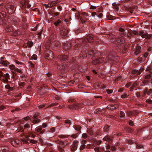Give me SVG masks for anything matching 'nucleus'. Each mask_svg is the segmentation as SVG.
Returning <instances> with one entry per match:
<instances>
[{
    "label": "nucleus",
    "instance_id": "412c9836",
    "mask_svg": "<svg viewBox=\"0 0 152 152\" xmlns=\"http://www.w3.org/2000/svg\"><path fill=\"white\" fill-rule=\"evenodd\" d=\"M7 15L6 13L4 11L0 12V18H4Z\"/></svg>",
    "mask_w": 152,
    "mask_h": 152
},
{
    "label": "nucleus",
    "instance_id": "72a5a7b5",
    "mask_svg": "<svg viewBox=\"0 0 152 152\" xmlns=\"http://www.w3.org/2000/svg\"><path fill=\"white\" fill-rule=\"evenodd\" d=\"M58 104V103H51V104H50L48 106L46 107L45 108H46L48 107H51L54 106H56V105H57Z\"/></svg>",
    "mask_w": 152,
    "mask_h": 152
},
{
    "label": "nucleus",
    "instance_id": "c03bdc74",
    "mask_svg": "<svg viewBox=\"0 0 152 152\" xmlns=\"http://www.w3.org/2000/svg\"><path fill=\"white\" fill-rule=\"evenodd\" d=\"M46 106H45V104H42L39 105L38 106V107L39 109H41L44 107H46Z\"/></svg>",
    "mask_w": 152,
    "mask_h": 152
},
{
    "label": "nucleus",
    "instance_id": "ea45409f",
    "mask_svg": "<svg viewBox=\"0 0 152 152\" xmlns=\"http://www.w3.org/2000/svg\"><path fill=\"white\" fill-rule=\"evenodd\" d=\"M26 2L24 0H23L20 2V4L23 7H26Z\"/></svg>",
    "mask_w": 152,
    "mask_h": 152
},
{
    "label": "nucleus",
    "instance_id": "338daca9",
    "mask_svg": "<svg viewBox=\"0 0 152 152\" xmlns=\"http://www.w3.org/2000/svg\"><path fill=\"white\" fill-rule=\"evenodd\" d=\"M149 80H144L142 81V83L143 84L145 85L146 83H147L148 82Z\"/></svg>",
    "mask_w": 152,
    "mask_h": 152
},
{
    "label": "nucleus",
    "instance_id": "774afa93",
    "mask_svg": "<svg viewBox=\"0 0 152 152\" xmlns=\"http://www.w3.org/2000/svg\"><path fill=\"white\" fill-rule=\"evenodd\" d=\"M152 93V89H150L148 91L147 94L148 95H150Z\"/></svg>",
    "mask_w": 152,
    "mask_h": 152
},
{
    "label": "nucleus",
    "instance_id": "f704fd0d",
    "mask_svg": "<svg viewBox=\"0 0 152 152\" xmlns=\"http://www.w3.org/2000/svg\"><path fill=\"white\" fill-rule=\"evenodd\" d=\"M42 128L41 127H39L36 129V131L37 132H40V134H42L43 132L42 131Z\"/></svg>",
    "mask_w": 152,
    "mask_h": 152
},
{
    "label": "nucleus",
    "instance_id": "5fc2aeb1",
    "mask_svg": "<svg viewBox=\"0 0 152 152\" xmlns=\"http://www.w3.org/2000/svg\"><path fill=\"white\" fill-rule=\"evenodd\" d=\"M33 42H32L28 41V45L29 47H31L33 45Z\"/></svg>",
    "mask_w": 152,
    "mask_h": 152
},
{
    "label": "nucleus",
    "instance_id": "f8f14e48",
    "mask_svg": "<svg viewBox=\"0 0 152 152\" xmlns=\"http://www.w3.org/2000/svg\"><path fill=\"white\" fill-rule=\"evenodd\" d=\"M141 47L139 45H137V46L136 47V49L134 52V55L137 56L141 52Z\"/></svg>",
    "mask_w": 152,
    "mask_h": 152
},
{
    "label": "nucleus",
    "instance_id": "052dcab7",
    "mask_svg": "<svg viewBox=\"0 0 152 152\" xmlns=\"http://www.w3.org/2000/svg\"><path fill=\"white\" fill-rule=\"evenodd\" d=\"M138 70L136 69H134L132 71V73L133 74H134L136 73H137Z\"/></svg>",
    "mask_w": 152,
    "mask_h": 152
},
{
    "label": "nucleus",
    "instance_id": "6e6d98bb",
    "mask_svg": "<svg viewBox=\"0 0 152 152\" xmlns=\"http://www.w3.org/2000/svg\"><path fill=\"white\" fill-rule=\"evenodd\" d=\"M85 147L86 145L85 144H82L81 145L80 147V150H82L83 149L85 148Z\"/></svg>",
    "mask_w": 152,
    "mask_h": 152
},
{
    "label": "nucleus",
    "instance_id": "a18cd8bd",
    "mask_svg": "<svg viewBox=\"0 0 152 152\" xmlns=\"http://www.w3.org/2000/svg\"><path fill=\"white\" fill-rule=\"evenodd\" d=\"M77 145H73V146L72 147L71 150L73 151H75L77 148Z\"/></svg>",
    "mask_w": 152,
    "mask_h": 152
},
{
    "label": "nucleus",
    "instance_id": "3c124183",
    "mask_svg": "<svg viewBox=\"0 0 152 152\" xmlns=\"http://www.w3.org/2000/svg\"><path fill=\"white\" fill-rule=\"evenodd\" d=\"M101 86V87H100V85H97V87L98 88H99L100 89H103L106 87V86L105 85H102Z\"/></svg>",
    "mask_w": 152,
    "mask_h": 152
},
{
    "label": "nucleus",
    "instance_id": "13d9d810",
    "mask_svg": "<svg viewBox=\"0 0 152 152\" xmlns=\"http://www.w3.org/2000/svg\"><path fill=\"white\" fill-rule=\"evenodd\" d=\"M4 77H5V78L10 79V75L8 73H7L4 75Z\"/></svg>",
    "mask_w": 152,
    "mask_h": 152
},
{
    "label": "nucleus",
    "instance_id": "cd10ccee",
    "mask_svg": "<svg viewBox=\"0 0 152 152\" xmlns=\"http://www.w3.org/2000/svg\"><path fill=\"white\" fill-rule=\"evenodd\" d=\"M1 63L4 66H7L8 64H9V62L6 61H1Z\"/></svg>",
    "mask_w": 152,
    "mask_h": 152
},
{
    "label": "nucleus",
    "instance_id": "e2e57ef3",
    "mask_svg": "<svg viewBox=\"0 0 152 152\" xmlns=\"http://www.w3.org/2000/svg\"><path fill=\"white\" fill-rule=\"evenodd\" d=\"M135 86L134 84H133L130 88V91H132L133 90L134 88L135 87Z\"/></svg>",
    "mask_w": 152,
    "mask_h": 152
},
{
    "label": "nucleus",
    "instance_id": "7c9ffc66",
    "mask_svg": "<svg viewBox=\"0 0 152 152\" xmlns=\"http://www.w3.org/2000/svg\"><path fill=\"white\" fill-rule=\"evenodd\" d=\"M83 29L82 28H79L77 30H76L75 31V33L77 34L80 33H82L83 32Z\"/></svg>",
    "mask_w": 152,
    "mask_h": 152
},
{
    "label": "nucleus",
    "instance_id": "2eb2a0df",
    "mask_svg": "<svg viewBox=\"0 0 152 152\" xmlns=\"http://www.w3.org/2000/svg\"><path fill=\"white\" fill-rule=\"evenodd\" d=\"M97 53V51L95 49L90 50L88 52L89 55L94 56Z\"/></svg>",
    "mask_w": 152,
    "mask_h": 152
},
{
    "label": "nucleus",
    "instance_id": "ddd939ff",
    "mask_svg": "<svg viewBox=\"0 0 152 152\" xmlns=\"http://www.w3.org/2000/svg\"><path fill=\"white\" fill-rule=\"evenodd\" d=\"M86 39L89 42H93L94 41L93 35L91 34L88 35L86 37Z\"/></svg>",
    "mask_w": 152,
    "mask_h": 152
},
{
    "label": "nucleus",
    "instance_id": "6ab92c4d",
    "mask_svg": "<svg viewBox=\"0 0 152 152\" xmlns=\"http://www.w3.org/2000/svg\"><path fill=\"white\" fill-rule=\"evenodd\" d=\"M87 53L85 50L81 51L79 56L80 58H82L83 59L87 56Z\"/></svg>",
    "mask_w": 152,
    "mask_h": 152
},
{
    "label": "nucleus",
    "instance_id": "a211bd4d",
    "mask_svg": "<svg viewBox=\"0 0 152 152\" xmlns=\"http://www.w3.org/2000/svg\"><path fill=\"white\" fill-rule=\"evenodd\" d=\"M9 150V148L7 146H0V152H6Z\"/></svg>",
    "mask_w": 152,
    "mask_h": 152
},
{
    "label": "nucleus",
    "instance_id": "4c0bfd02",
    "mask_svg": "<svg viewBox=\"0 0 152 152\" xmlns=\"http://www.w3.org/2000/svg\"><path fill=\"white\" fill-rule=\"evenodd\" d=\"M40 122V119L38 118H36L32 122L34 124H37Z\"/></svg>",
    "mask_w": 152,
    "mask_h": 152
},
{
    "label": "nucleus",
    "instance_id": "09e8293b",
    "mask_svg": "<svg viewBox=\"0 0 152 152\" xmlns=\"http://www.w3.org/2000/svg\"><path fill=\"white\" fill-rule=\"evenodd\" d=\"M15 71L20 74L23 73V72L22 71V70L17 68L16 69H15Z\"/></svg>",
    "mask_w": 152,
    "mask_h": 152
},
{
    "label": "nucleus",
    "instance_id": "603ef678",
    "mask_svg": "<svg viewBox=\"0 0 152 152\" xmlns=\"http://www.w3.org/2000/svg\"><path fill=\"white\" fill-rule=\"evenodd\" d=\"M65 123L71 124V122L70 120L69 119L66 120L65 121Z\"/></svg>",
    "mask_w": 152,
    "mask_h": 152
},
{
    "label": "nucleus",
    "instance_id": "20e7f679",
    "mask_svg": "<svg viewBox=\"0 0 152 152\" xmlns=\"http://www.w3.org/2000/svg\"><path fill=\"white\" fill-rule=\"evenodd\" d=\"M44 55L45 58L48 60H51L54 58V55L52 51L49 50H45Z\"/></svg>",
    "mask_w": 152,
    "mask_h": 152
},
{
    "label": "nucleus",
    "instance_id": "b1692460",
    "mask_svg": "<svg viewBox=\"0 0 152 152\" xmlns=\"http://www.w3.org/2000/svg\"><path fill=\"white\" fill-rule=\"evenodd\" d=\"M118 43L122 44L124 42V41L121 37H119L118 39H116V40Z\"/></svg>",
    "mask_w": 152,
    "mask_h": 152
},
{
    "label": "nucleus",
    "instance_id": "69168bd1",
    "mask_svg": "<svg viewBox=\"0 0 152 152\" xmlns=\"http://www.w3.org/2000/svg\"><path fill=\"white\" fill-rule=\"evenodd\" d=\"M32 59L34 60H36L37 59V56L36 54H34L32 56Z\"/></svg>",
    "mask_w": 152,
    "mask_h": 152
},
{
    "label": "nucleus",
    "instance_id": "de8ad7c7",
    "mask_svg": "<svg viewBox=\"0 0 152 152\" xmlns=\"http://www.w3.org/2000/svg\"><path fill=\"white\" fill-rule=\"evenodd\" d=\"M119 116L120 118L124 117L125 116V113L121 111L120 113Z\"/></svg>",
    "mask_w": 152,
    "mask_h": 152
},
{
    "label": "nucleus",
    "instance_id": "58836bf2",
    "mask_svg": "<svg viewBox=\"0 0 152 152\" xmlns=\"http://www.w3.org/2000/svg\"><path fill=\"white\" fill-rule=\"evenodd\" d=\"M9 67L11 69L14 70V71L15 70V69H16V67H15L14 65L13 64H11L9 66Z\"/></svg>",
    "mask_w": 152,
    "mask_h": 152
},
{
    "label": "nucleus",
    "instance_id": "0eeeda50",
    "mask_svg": "<svg viewBox=\"0 0 152 152\" xmlns=\"http://www.w3.org/2000/svg\"><path fill=\"white\" fill-rule=\"evenodd\" d=\"M104 61V58L102 57H99L96 58L95 59L93 60L92 61V63L94 65L99 64L103 62Z\"/></svg>",
    "mask_w": 152,
    "mask_h": 152
},
{
    "label": "nucleus",
    "instance_id": "39448f33",
    "mask_svg": "<svg viewBox=\"0 0 152 152\" xmlns=\"http://www.w3.org/2000/svg\"><path fill=\"white\" fill-rule=\"evenodd\" d=\"M57 58L58 60L62 62H69V58L68 57L67 55H61L58 56Z\"/></svg>",
    "mask_w": 152,
    "mask_h": 152
},
{
    "label": "nucleus",
    "instance_id": "a878e982",
    "mask_svg": "<svg viewBox=\"0 0 152 152\" xmlns=\"http://www.w3.org/2000/svg\"><path fill=\"white\" fill-rule=\"evenodd\" d=\"M109 37L110 38V39L111 40V42H114L115 41L116 39V38L115 36L113 35L112 34H110L109 35Z\"/></svg>",
    "mask_w": 152,
    "mask_h": 152
},
{
    "label": "nucleus",
    "instance_id": "bb28decb",
    "mask_svg": "<svg viewBox=\"0 0 152 152\" xmlns=\"http://www.w3.org/2000/svg\"><path fill=\"white\" fill-rule=\"evenodd\" d=\"M6 21L4 18H0V24L2 26H4L6 23Z\"/></svg>",
    "mask_w": 152,
    "mask_h": 152
},
{
    "label": "nucleus",
    "instance_id": "bf43d9fd",
    "mask_svg": "<svg viewBox=\"0 0 152 152\" xmlns=\"http://www.w3.org/2000/svg\"><path fill=\"white\" fill-rule=\"evenodd\" d=\"M87 134L86 133H83L82 134V137L83 138H84V139L86 138L87 137Z\"/></svg>",
    "mask_w": 152,
    "mask_h": 152
},
{
    "label": "nucleus",
    "instance_id": "37998d69",
    "mask_svg": "<svg viewBox=\"0 0 152 152\" xmlns=\"http://www.w3.org/2000/svg\"><path fill=\"white\" fill-rule=\"evenodd\" d=\"M148 88H145L143 94L142 95V97H144L146 95L147 93L148 92Z\"/></svg>",
    "mask_w": 152,
    "mask_h": 152
},
{
    "label": "nucleus",
    "instance_id": "c85d7f7f",
    "mask_svg": "<svg viewBox=\"0 0 152 152\" xmlns=\"http://www.w3.org/2000/svg\"><path fill=\"white\" fill-rule=\"evenodd\" d=\"M145 59V57H144L142 55H141L138 57L137 60L139 61H144Z\"/></svg>",
    "mask_w": 152,
    "mask_h": 152
},
{
    "label": "nucleus",
    "instance_id": "79ce46f5",
    "mask_svg": "<svg viewBox=\"0 0 152 152\" xmlns=\"http://www.w3.org/2000/svg\"><path fill=\"white\" fill-rule=\"evenodd\" d=\"M136 145L137 146L136 148L137 149H140L143 148V146L142 145L137 144H136Z\"/></svg>",
    "mask_w": 152,
    "mask_h": 152
},
{
    "label": "nucleus",
    "instance_id": "c756f323",
    "mask_svg": "<svg viewBox=\"0 0 152 152\" xmlns=\"http://www.w3.org/2000/svg\"><path fill=\"white\" fill-rule=\"evenodd\" d=\"M80 44H76L74 47V49L75 50H79L80 48Z\"/></svg>",
    "mask_w": 152,
    "mask_h": 152
},
{
    "label": "nucleus",
    "instance_id": "4468645a",
    "mask_svg": "<svg viewBox=\"0 0 152 152\" xmlns=\"http://www.w3.org/2000/svg\"><path fill=\"white\" fill-rule=\"evenodd\" d=\"M117 107L118 106L116 105L112 104L111 105H109L106 108L108 109L113 110L117 109Z\"/></svg>",
    "mask_w": 152,
    "mask_h": 152
},
{
    "label": "nucleus",
    "instance_id": "4be33fe9",
    "mask_svg": "<svg viewBox=\"0 0 152 152\" xmlns=\"http://www.w3.org/2000/svg\"><path fill=\"white\" fill-rule=\"evenodd\" d=\"M6 30L8 32H12L14 31L13 28L12 26H7L6 28Z\"/></svg>",
    "mask_w": 152,
    "mask_h": 152
},
{
    "label": "nucleus",
    "instance_id": "393cba45",
    "mask_svg": "<svg viewBox=\"0 0 152 152\" xmlns=\"http://www.w3.org/2000/svg\"><path fill=\"white\" fill-rule=\"evenodd\" d=\"M103 140L104 141L108 140L109 142L112 141L111 139L110 138V137L109 135H107L104 137L103 138Z\"/></svg>",
    "mask_w": 152,
    "mask_h": 152
},
{
    "label": "nucleus",
    "instance_id": "4d7b16f0",
    "mask_svg": "<svg viewBox=\"0 0 152 152\" xmlns=\"http://www.w3.org/2000/svg\"><path fill=\"white\" fill-rule=\"evenodd\" d=\"M30 143H32V144H35L37 142V140H34L31 139L30 141Z\"/></svg>",
    "mask_w": 152,
    "mask_h": 152
},
{
    "label": "nucleus",
    "instance_id": "dca6fc26",
    "mask_svg": "<svg viewBox=\"0 0 152 152\" xmlns=\"http://www.w3.org/2000/svg\"><path fill=\"white\" fill-rule=\"evenodd\" d=\"M141 37L143 38H145L146 39H149L152 37V34H148L147 33H143Z\"/></svg>",
    "mask_w": 152,
    "mask_h": 152
},
{
    "label": "nucleus",
    "instance_id": "2f4dec72",
    "mask_svg": "<svg viewBox=\"0 0 152 152\" xmlns=\"http://www.w3.org/2000/svg\"><path fill=\"white\" fill-rule=\"evenodd\" d=\"M61 23V20H58L54 23V24L56 26H57L59 25L60 23Z\"/></svg>",
    "mask_w": 152,
    "mask_h": 152
},
{
    "label": "nucleus",
    "instance_id": "7ed1b4c3",
    "mask_svg": "<svg viewBox=\"0 0 152 152\" xmlns=\"http://www.w3.org/2000/svg\"><path fill=\"white\" fill-rule=\"evenodd\" d=\"M107 58L109 61H117L119 59V57L117 56L116 53L114 52H111L109 54Z\"/></svg>",
    "mask_w": 152,
    "mask_h": 152
},
{
    "label": "nucleus",
    "instance_id": "a19ab883",
    "mask_svg": "<svg viewBox=\"0 0 152 152\" xmlns=\"http://www.w3.org/2000/svg\"><path fill=\"white\" fill-rule=\"evenodd\" d=\"M80 20L81 21V22L83 23H85V22H86V19L84 17H83V18H80Z\"/></svg>",
    "mask_w": 152,
    "mask_h": 152
},
{
    "label": "nucleus",
    "instance_id": "f3484780",
    "mask_svg": "<svg viewBox=\"0 0 152 152\" xmlns=\"http://www.w3.org/2000/svg\"><path fill=\"white\" fill-rule=\"evenodd\" d=\"M49 89L48 88L42 87L40 90V92L41 94H44L48 93V90Z\"/></svg>",
    "mask_w": 152,
    "mask_h": 152
},
{
    "label": "nucleus",
    "instance_id": "f03ea898",
    "mask_svg": "<svg viewBox=\"0 0 152 152\" xmlns=\"http://www.w3.org/2000/svg\"><path fill=\"white\" fill-rule=\"evenodd\" d=\"M5 7L9 15L14 13L15 10L16 8L13 5L10 4H7L5 5Z\"/></svg>",
    "mask_w": 152,
    "mask_h": 152
},
{
    "label": "nucleus",
    "instance_id": "9d476101",
    "mask_svg": "<svg viewBox=\"0 0 152 152\" xmlns=\"http://www.w3.org/2000/svg\"><path fill=\"white\" fill-rule=\"evenodd\" d=\"M68 29L66 28L63 27L60 31V34L61 35L66 36L68 33Z\"/></svg>",
    "mask_w": 152,
    "mask_h": 152
},
{
    "label": "nucleus",
    "instance_id": "c9c22d12",
    "mask_svg": "<svg viewBox=\"0 0 152 152\" xmlns=\"http://www.w3.org/2000/svg\"><path fill=\"white\" fill-rule=\"evenodd\" d=\"M87 132L88 133L91 135L94 134V131L91 129H88L87 131Z\"/></svg>",
    "mask_w": 152,
    "mask_h": 152
},
{
    "label": "nucleus",
    "instance_id": "473e14b6",
    "mask_svg": "<svg viewBox=\"0 0 152 152\" xmlns=\"http://www.w3.org/2000/svg\"><path fill=\"white\" fill-rule=\"evenodd\" d=\"M151 76V74H148L146 75H144L143 76L145 79L148 80L150 78Z\"/></svg>",
    "mask_w": 152,
    "mask_h": 152
},
{
    "label": "nucleus",
    "instance_id": "9b49d317",
    "mask_svg": "<svg viewBox=\"0 0 152 152\" xmlns=\"http://www.w3.org/2000/svg\"><path fill=\"white\" fill-rule=\"evenodd\" d=\"M138 113V111L137 110L133 111H128L127 112V115L129 117L133 115H137Z\"/></svg>",
    "mask_w": 152,
    "mask_h": 152
},
{
    "label": "nucleus",
    "instance_id": "5701e85b",
    "mask_svg": "<svg viewBox=\"0 0 152 152\" xmlns=\"http://www.w3.org/2000/svg\"><path fill=\"white\" fill-rule=\"evenodd\" d=\"M110 126L107 125H105L103 128V132H107L109 130Z\"/></svg>",
    "mask_w": 152,
    "mask_h": 152
},
{
    "label": "nucleus",
    "instance_id": "f257e3e1",
    "mask_svg": "<svg viewBox=\"0 0 152 152\" xmlns=\"http://www.w3.org/2000/svg\"><path fill=\"white\" fill-rule=\"evenodd\" d=\"M54 142L59 145L57 146L58 149L60 152H64V148L68 144L67 141H62L57 140L54 141Z\"/></svg>",
    "mask_w": 152,
    "mask_h": 152
},
{
    "label": "nucleus",
    "instance_id": "423d86ee",
    "mask_svg": "<svg viewBox=\"0 0 152 152\" xmlns=\"http://www.w3.org/2000/svg\"><path fill=\"white\" fill-rule=\"evenodd\" d=\"M10 143L11 145L14 147H17L21 145V142L18 139H12Z\"/></svg>",
    "mask_w": 152,
    "mask_h": 152
},
{
    "label": "nucleus",
    "instance_id": "1a4fd4ad",
    "mask_svg": "<svg viewBox=\"0 0 152 152\" xmlns=\"http://www.w3.org/2000/svg\"><path fill=\"white\" fill-rule=\"evenodd\" d=\"M80 104H77L72 105L68 106V108L70 110H73L74 109L77 110L80 107Z\"/></svg>",
    "mask_w": 152,
    "mask_h": 152
},
{
    "label": "nucleus",
    "instance_id": "49530a36",
    "mask_svg": "<svg viewBox=\"0 0 152 152\" xmlns=\"http://www.w3.org/2000/svg\"><path fill=\"white\" fill-rule=\"evenodd\" d=\"M126 131H127L129 133H131L132 132V129L129 127H126L125 129Z\"/></svg>",
    "mask_w": 152,
    "mask_h": 152
},
{
    "label": "nucleus",
    "instance_id": "0e129e2a",
    "mask_svg": "<svg viewBox=\"0 0 152 152\" xmlns=\"http://www.w3.org/2000/svg\"><path fill=\"white\" fill-rule=\"evenodd\" d=\"M128 96L127 94H124L121 96V97L122 98H126Z\"/></svg>",
    "mask_w": 152,
    "mask_h": 152
},
{
    "label": "nucleus",
    "instance_id": "864d4df0",
    "mask_svg": "<svg viewBox=\"0 0 152 152\" xmlns=\"http://www.w3.org/2000/svg\"><path fill=\"white\" fill-rule=\"evenodd\" d=\"M146 102L148 103L149 104H152V100L149 99H147Z\"/></svg>",
    "mask_w": 152,
    "mask_h": 152
},
{
    "label": "nucleus",
    "instance_id": "680f3d73",
    "mask_svg": "<svg viewBox=\"0 0 152 152\" xmlns=\"http://www.w3.org/2000/svg\"><path fill=\"white\" fill-rule=\"evenodd\" d=\"M143 69H140L139 71L138 70V72L137 73V75H140L141 73L143 71Z\"/></svg>",
    "mask_w": 152,
    "mask_h": 152
},
{
    "label": "nucleus",
    "instance_id": "aec40b11",
    "mask_svg": "<svg viewBox=\"0 0 152 152\" xmlns=\"http://www.w3.org/2000/svg\"><path fill=\"white\" fill-rule=\"evenodd\" d=\"M28 137H27L25 138H21L20 139L21 141L24 143L28 144L29 143L28 141L29 140Z\"/></svg>",
    "mask_w": 152,
    "mask_h": 152
},
{
    "label": "nucleus",
    "instance_id": "e433bc0d",
    "mask_svg": "<svg viewBox=\"0 0 152 152\" xmlns=\"http://www.w3.org/2000/svg\"><path fill=\"white\" fill-rule=\"evenodd\" d=\"M75 129L77 131H80L81 129V126L79 125H76L75 126Z\"/></svg>",
    "mask_w": 152,
    "mask_h": 152
},
{
    "label": "nucleus",
    "instance_id": "8fccbe9b",
    "mask_svg": "<svg viewBox=\"0 0 152 152\" xmlns=\"http://www.w3.org/2000/svg\"><path fill=\"white\" fill-rule=\"evenodd\" d=\"M54 98L55 99L57 100H59L61 98V97L60 96H58L57 95H55L54 96Z\"/></svg>",
    "mask_w": 152,
    "mask_h": 152
},
{
    "label": "nucleus",
    "instance_id": "6e6552de",
    "mask_svg": "<svg viewBox=\"0 0 152 152\" xmlns=\"http://www.w3.org/2000/svg\"><path fill=\"white\" fill-rule=\"evenodd\" d=\"M63 45L64 49L66 51L69 49L71 47V43L68 41H66V42L63 43Z\"/></svg>",
    "mask_w": 152,
    "mask_h": 152
}]
</instances>
